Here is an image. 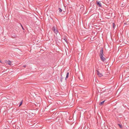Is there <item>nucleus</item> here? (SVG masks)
<instances>
[{
  "label": "nucleus",
  "mask_w": 129,
  "mask_h": 129,
  "mask_svg": "<svg viewBox=\"0 0 129 129\" xmlns=\"http://www.w3.org/2000/svg\"><path fill=\"white\" fill-rule=\"evenodd\" d=\"M115 25V24L114 23H113V27H114Z\"/></svg>",
  "instance_id": "nucleus-15"
},
{
  "label": "nucleus",
  "mask_w": 129,
  "mask_h": 129,
  "mask_svg": "<svg viewBox=\"0 0 129 129\" xmlns=\"http://www.w3.org/2000/svg\"><path fill=\"white\" fill-rule=\"evenodd\" d=\"M122 42V44L121 43V41H119L118 43H119V44H121L120 45H121L122 46H124V42Z\"/></svg>",
  "instance_id": "nucleus-6"
},
{
  "label": "nucleus",
  "mask_w": 129,
  "mask_h": 129,
  "mask_svg": "<svg viewBox=\"0 0 129 129\" xmlns=\"http://www.w3.org/2000/svg\"><path fill=\"white\" fill-rule=\"evenodd\" d=\"M23 67H26V65H24L23 66Z\"/></svg>",
  "instance_id": "nucleus-18"
},
{
  "label": "nucleus",
  "mask_w": 129,
  "mask_h": 129,
  "mask_svg": "<svg viewBox=\"0 0 129 129\" xmlns=\"http://www.w3.org/2000/svg\"><path fill=\"white\" fill-rule=\"evenodd\" d=\"M104 55V54L103 53V49L102 48H101L100 50V56L101 60L104 62L105 60H106V59L103 57V56Z\"/></svg>",
  "instance_id": "nucleus-1"
},
{
  "label": "nucleus",
  "mask_w": 129,
  "mask_h": 129,
  "mask_svg": "<svg viewBox=\"0 0 129 129\" xmlns=\"http://www.w3.org/2000/svg\"><path fill=\"white\" fill-rule=\"evenodd\" d=\"M105 101V100H104L103 101L101 102L99 104V105L100 106L102 105L104 103V102Z\"/></svg>",
  "instance_id": "nucleus-8"
},
{
  "label": "nucleus",
  "mask_w": 129,
  "mask_h": 129,
  "mask_svg": "<svg viewBox=\"0 0 129 129\" xmlns=\"http://www.w3.org/2000/svg\"><path fill=\"white\" fill-rule=\"evenodd\" d=\"M22 101H21L19 103V106H20L22 104Z\"/></svg>",
  "instance_id": "nucleus-12"
},
{
  "label": "nucleus",
  "mask_w": 129,
  "mask_h": 129,
  "mask_svg": "<svg viewBox=\"0 0 129 129\" xmlns=\"http://www.w3.org/2000/svg\"><path fill=\"white\" fill-rule=\"evenodd\" d=\"M96 74L98 75L100 77H101L102 76H103V75L102 74L100 73L99 71L98 70H96Z\"/></svg>",
  "instance_id": "nucleus-3"
},
{
  "label": "nucleus",
  "mask_w": 129,
  "mask_h": 129,
  "mask_svg": "<svg viewBox=\"0 0 129 129\" xmlns=\"http://www.w3.org/2000/svg\"><path fill=\"white\" fill-rule=\"evenodd\" d=\"M5 62L6 63H7L9 65H11V61L9 60H6L5 61Z\"/></svg>",
  "instance_id": "nucleus-5"
},
{
  "label": "nucleus",
  "mask_w": 129,
  "mask_h": 129,
  "mask_svg": "<svg viewBox=\"0 0 129 129\" xmlns=\"http://www.w3.org/2000/svg\"><path fill=\"white\" fill-rule=\"evenodd\" d=\"M96 4L99 7H102V4L101 2L97 1L96 2Z\"/></svg>",
  "instance_id": "nucleus-4"
},
{
  "label": "nucleus",
  "mask_w": 129,
  "mask_h": 129,
  "mask_svg": "<svg viewBox=\"0 0 129 129\" xmlns=\"http://www.w3.org/2000/svg\"><path fill=\"white\" fill-rule=\"evenodd\" d=\"M59 41H55V43H57L58 42H58Z\"/></svg>",
  "instance_id": "nucleus-16"
},
{
  "label": "nucleus",
  "mask_w": 129,
  "mask_h": 129,
  "mask_svg": "<svg viewBox=\"0 0 129 129\" xmlns=\"http://www.w3.org/2000/svg\"><path fill=\"white\" fill-rule=\"evenodd\" d=\"M118 125L119 126L120 128H122V126L120 124H118Z\"/></svg>",
  "instance_id": "nucleus-11"
},
{
  "label": "nucleus",
  "mask_w": 129,
  "mask_h": 129,
  "mask_svg": "<svg viewBox=\"0 0 129 129\" xmlns=\"http://www.w3.org/2000/svg\"><path fill=\"white\" fill-rule=\"evenodd\" d=\"M69 72H68V73H67V74L66 77L65 78V80H66L67 79V78H68V77H69Z\"/></svg>",
  "instance_id": "nucleus-7"
},
{
  "label": "nucleus",
  "mask_w": 129,
  "mask_h": 129,
  "mask_svg": "<svg viewBox=\"0 0 129 129\" xmlns=\"http://www.w3.org/2000/svg\"><path fill=\"white\" fill-rule=\"evenodd\" d=\"M21 25L22 27V29H23V30H24V28L23 27H22V25H21Z\"/></svg>",
  "instance_id": "nucleus-17"
},
{
  "label": "nucleus",
  "mask_w": 129,
  "mask_h": 129,
  "mask_svg": "<svg viewBox=\"0 0 129 129\" xmlns=\"http://www.w3.org/2000/svg\"><path fill=\"white\" fill-rule=\"evenodd\" d=\"M63 39L64 40H67V38L66 37H64V38Z\"/></svg>",
  "instance_id": "nucleus-14"
},
{
  "label": "nucleus",
  "mask_w": 129,
  "mask_h": 129,
  "mask_svg": "<svg viewBox=\"0 0 129 129\" xmlns=\"http://www.w3.org/2000/svg\"><path fill=\"white\" fill-rule=\"evenodd\" d=\"M1 62V60H0V62Z\"/></svg>",
  "instance_id": "nucleus-21"
},
{
  "label": "nucleus",
  "mask_w": 129,
  "mask_h": 129,
  "mask_svg": "<svg viewBox=\"0 0 129 129\" xmlns=\"http://www.w3.org/2000/svg\"><path fill=\"white\" fill-rule=\"evenodd\" d=\"M58 10H59V11L60 12H61L62 11V10L60 8H59Z\"/></svg>",
  "instance_id": "nucleus-13"
},
{
  "label": "nucleus",
  "mask_w": 129,
  "mask_h": 129,
  "mask_svg": "<svg viewBox=\"0 0 129 129\" xmlns=\"http://www.w3.org/2000/svg\"><path fill=\"white\" fill-rule=\"evenodd\" d=\"M122 42H124V44H126L128 45V41H122Z\"/></svg>",
  "instance_id": "nucleus-9"
},
{
  "label": "nucleus",
  "mask_w": 129,
  "mask_h": 129,
  "mask_svg": "<svg viewBox=\"0 0 129 129\" xmlns=\"http://www.w3.org/2000/svg\"><path fill=\"white\" fill-rule=\"evenodd\" d=\"M65 41L67 43H68V41Z\"/></svg>",
  "instance_id": "nucleus-19"
},
{
  "label": "nucleus",
  "mask_w": 129,
  "mask_h": 129,
  "mask_svg": "<svg viewBox=\"0 0 129 129\" xmlns=\"http://www.w3.org/2000/svg\"><path fill=\"white\" fill-rule=\"evenodd\" d=\"M128 45H129V41H128Z\"/></svg>",
  "instance_id": "nucleus-20"
},
{
  "label": "nucleus",
  "mask_w": 129,
  "mask_h": 129,
  "mask_svg": "<svg viewBox=\"0 0 129 129\" xmlns=\"http://www.w3.org/2000/svg\"><path fill=\"white\" fill-rule=\"evenodd\" d=\"M52 30L54 33L57 35V34H59V33L57 30L56 27L55 26H53L52 28Z\"/></svg>",
  "instance_id": "nucleus-2"
},
{
  "label": "nucleus",
  "mask_w": 129,
  "mask_h": 129,
  "mask_svg": "<svg viewBox=\"0 0 129 129\" xmlns=\"http://www.w3.org/2000/svg\"><path fill=\"white\" fill-rule=\"evenodd\" d=\"M61 77L60 78V81L61 82L62 81V80L63 78V77L62 76V75H61Z\"/></svg>",
  "instance_id": "nucleus-10"
}]
</instances>
